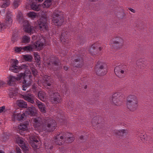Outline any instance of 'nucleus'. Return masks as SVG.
I'll use <instances>...</instances> for the list:
<instances>
[{
  "mask_svg": "<svg viewBox=\"0 0 153 153\" xmlns=\"http://www.w3.org/2000/svg\"><path fill=\"white\" fill-rule=\"evenodd\" d=\"M42 118L39 117L33 119V126L36 129H38L39 127L42 125ZM42 126L43 131L45 132L53 131L56 127V123L54 120L48 117L44 120Z\"/></svg>",
  "mask_w": 153,
  "mask_h": 153,
  "instance_id": "1",
  "label": "nucleus"
},
{
  "mask_svg": "<svg viewBox=\"0 0 153 153\" xmlns=\"http://www.w3.org/2000/svg\"><path fill=\"white\" fill-rule=\"evenodd\" d=\"M22 78L23 79L22 82L23 84L22 89L24 91H26L27 88L31 85L32 82V76L30 71L26 70L24 73L19 74L16 77L13 76H9L8 77L7 83L11 85L16 80L19 81Z\"/></svg>",
  "mask_w": 153,
  "mask_h": 153,
  "instance_id": "2",
  "label": "nucleus"
},
{
  "mask_svg": "<svg viewBox=\"0 0 153 153\" xmlns=\"http://www.w3.org/2000/svg\"><path fill=\"white\" fill-rule=\"evenodd\" d=\"M18 63L19 61L17 60L13 59L10 68V70L13 72L17 73L19 72L20 70H25V72L26 70L30 71L29 69H30L31 70L33 75L35 76H36L37 72L33 64L30 65L23 64L19 67L17 66Z\"/></svg>",
  "mask_w": 153,
  "mask_h": 153,
  "instance_id": "3",
  "label": "nucleus"
},
{
  "mask_svg": "<svg viewBox=\"0 0 153 153\" xmlns=\"http://www.w3.org/2000/svg\"><path fill=\"white\" fill-rule=\"evenodd\" d=\"M67 139V142L71 143L74 140L73 135L70 133H67L62 135L59 133H57L54 138V142L56 144L60 145L62 144V140Z\"/></svg>",
  "mask_w": 153,
  "mask_h": 153,
  "instance_id": "4",
  "label": "nucleus"
},
{
  "mask_svg": "<svg viewBox=\"0 0 153 153\" xmlns=\"http://www.w3.org/2000/svg\"><path fill=\"white\" fill-rule=\"evenodd\" d=\"M138 100L137 97L134 95L129 96L126 102L127 108L130 111H134L138 106Z\"/></svg>",
  "mask_w": 153,
  "mask_h": 153,
  "instance_id": "5",
  "label": "nucleus"
},
{
  "mask_svg": "<svg viewBox=\"0 0 153 153\" xmlns=\"http://www.w3.org/2000/svg\"><path fill=\"white\" fill-rule=\"evenodd\" d=\"M43 39H41L40 40L36 41L35 43L32 45H28L22 47V52L25 51H30L35 49L36 50H41L44 45L45 41Z\"/></svg>",
  "mask_w": 153,
  "mask_h": 153,
  "instance_id": "6",
  "label": "nucleus"
},
{
  "mask_svg": "<svg viewBox=\"0 0 153 153\" xmlns=\"http://www.w3.org/2000/svg\"><path fill=\"white\" fill-rule=\"evenodd\" d=\"M124 40L121 37L116 36L111 39L110 42V45L111 48L114 49L121 48L123 45Z\"/></svg>",
  "mask_w": 153,
  "mask_h": 153,
  "instance_id": "7",
  "label": "nucleus"
},
{
  "mask_svg": "<svg viewBox=\"0 0 153 153\" xmlns=\"http://www.w3.org/2000/svg\"><path fill=\"white\" fill-rule=\"evenodd\" d=\"M61 13L57 10H55L52 15V22L54 25L57 26H60L63 22Z\"/></svg>",
  "mask_w": 153,
  "mask_h": 153,
  "instance_id": "8",
  "label": "nucleus"
},
{
  "mask_svg": "<svg viewBox=\"0 0 153 153\" xmlns=\"http://www.w3.org/2000/svg\"><path fill=\"white\" fill-rule=\"evenodd\" d=\"M127 71V67L125 65H119L114 69L115 74L117 76L120 78L125 76Z\"/></svg>",
  "mask_w": 153,
  "mask_h": 153,
  "instance_id": "9",
  "label": "nucleus"
},
{
  "mask_svg": "<svg viewBox=\"0 0 153 153\" xmlns=\"http://www.w3.org/2000/svg\"><path fill=\"white\" fill-rule=\"evenodd\" d=\"M106 66V64L100 61H98L97 62L95 67V71L97 74L99 76H102L106 73V71L104 72L102 71L105 69Z\"/></svg>",
  "mask_w": 153,
  "mask_h": 153,
  "instance_id": "10",
  "label": "nucleus"
},
{
  "mask_svg": "<svg viewBox=\"0 0 153 153\" xmlns=\"http://www.w3.org/2000/svg\"><path fill=\"white\" fill-rule=\"evenodd\" d=\"M122 94L121 93L118 92L113 94L112 95L111 102L116 105H119L122 102Z\"/></svg>",
  "mask_w": 153,
  "mask_h": 153,
  "instance_id": "11",
  "label": "nucleus"
},
{
  "mask_svg": "<svg viewBox=\"0 0 153 153\" xmlns=\"http://www.w3.org/2000/svg\"><path fill=\"white\" fill-rule=\"evenodd\" d=\"M30 143L32 147L35 149H39L41 144L39 142V138L37 136L33 135L30 137Z\"/></svg>",
  "mask_w": 153,
  "mask_h": 153,
  "instance_id": "12",
  "label": "nucleus"
},
{
  "mask_svg": "<svg viewBox=\"0 0 153 153\" xmlns=\"http://www.w3.org/2000/svg\"><path fill=\"white\" fill-rule=\"evenodd\" d=\"M23 23L24 30L25 32L31 34L35 32L33 27L30 26L27 21H24Z\"/></svg>",
  "mask_w": 153,
  "mask_h": 153,
  "instance_id": "13",
  "label": "nucleus"
},
{
  "mask_svg": "<svg viewBox=\"0 0 153 153\" xmlns=\"http://www.w3.org/2000/svg\"><path fill=\"white\" fill-rule=\"evenodd\" d=\"M29 124V121H27L24 123H20L15 127V129L17 132L21 131H27L28 129V126Z\"/></svg>",
  "mask_w": 153,
  "mask_h": 153,
  "instance_id": "14",
  "label": "nucleus"
},
{
  "mask_svg": "<svg viewBox=\"0 0 153 153\" xmlns=\"http://www.w3.org/2000/svg\"><path fill=\"white\" fill-rule=\"evenodd\" d=\"M20 111H16L14 112L12 115L14 119L19 120H23L26 117V115L25 112L21 114Z\"/></svg>",
  "mask_w": 153,
  "mask_h": 153,
  "instance_id": "15",
  "label": "nucleus"
},
{
  "mask_svg": "<svg viewBox=\"0 0 153 153\" xmlns=\"http://www.w3.org/2000/svg\"><path fill=\"white\" fill-rule=\"evenodd\" d=\"M47 17L45 16L44 17L45 20L43 21H42V19L40 21H38V25L40 30H46L48 27V25L47 23V20L46 19Z\"/></svg>",
  "mask_w": 153,
  "mask_h": 153,
  "instance_id": "16",
  "label": "nucleus"
},
{
  "mask_svg": "<svg viewBox=\"0 0 153 153\" xmlns=\"http://www.w3.org/2000/svg\"><path fill=\"white\" fill-rule=\"evenodd\" d=\"M22 97L25 100L33 104L34 103V96L30 93H27L22 95Z\"/></svg>",
  "mask_w": 153,
  "mask_h": 153,
  "instance_id": "17",
  "label": "nucleus"
},
{
  "mask_svg": "<svg viewBox=\"0 0 153 153\" xmlns=\"http://www.w3.org/2000/svg\"><path fill=\"white\" fill-rule=\"evenodd\" d=\"M17 143L21 147V148L26 152L28 149V147L25 146L24 143L22 138L20 137H18L16 138Z\"/></svg>",
  "mask_w": 153,
  "mask_h": 153,
  "instance_id": "18",
  "label": "nucleus"
},
{
  "mask_svg": "<svg viewBox=\"0 0 153 153\" xmlns=\"http://www.w3.org/2000/svg\"><path fill=\"white\" fill-rule=\"evenodd\" d=\"M25 113L26 115H29L30 116H35L36 115L37 111L35 107L31 106L28 107Z\"/></svg>",
  "mask_w": 153,
  "mask_h": 153,
  "instance_id": "19",
  "label": "nucleus"
},
{
  "mask_svg": "<svg viewBox=\"0 0 153 153\" xmlns=\"http://www.w3.org/2000/svg\"><path fill=\"white\" fill-rule=\"evenodd\" d=\"M12 14L10 12L7 13L4 25L7 26H10L11 25L12 20L11 18Z\"/></svg>",
  "mask_w": 153,
  "mask_h": 153,
  "instance_id": "20",
  "label": "nucleus"
},
{
  "mask_svg": "<svg viewBox=\"0 0 153 153\" xmlns=\"http://www.w3.org/2000/svg\"><path fill=\"white\" fill-rule=\"evenodd\" d=\"M61 97L59 94L57 93L54 94L53 97H51V102L53 103H58L60 102Z\"/></svg>",
  "mask_w": 153,
  "mask_h": 153,
  "instance_id": "21",
  "label": "nucleus"
},
{
  "mask_svg": "<svg viewBox=\"0 0 153 153\" xmlns=\"http://www.w3.org/2000/svg\"><path fill=\"white\" fill-rule=\"evenodd\" d=\"M36 102L40 111L42 113H45L46 112V110L44 104L39 101H37Z\"/></svg>",
  "mask_w": 153,
  "mask_h": 153,
  "instance_id": "22",
  "label": "nucleus"
},
{
  "mask_svg": "<svg viewBox=\"0 0 153 153\" xmlns=\"http://www.w3.org/2000/svg\"><path fill=\"white\" fill-rule=\"evenodd\" d=\"M16 104L19 107L24 108L27 107V103L22 100H18L16 101Z\"/></svg>",
  "mask_w": 153,
  "mask_h": 153,
  "instance_id": "23",
  "label": "nucleus"
},
{
  "mask_svg": "<svg viewBox=\"0 0 153 153\" xmlns=\"http://www.w3.org/2000/svg\"><path fill=\"white\" fill-rule=\"evenodd\" d=\"M46 94L42 91L39 92L38 94V96L39 99L42 101H44L46 99Z\"/></svg>",
  "mask_w": 153,
  "mask_h": 153,
  "instance_id": "24",
  "label": "nucleus"
},
{
  "mask_svg": "<svg viewBox=\"0 0 153 153\" xmlns=\"http://www.w3.org/2000/svg\"><path fill=\"white\" fill-rule=\"evenodd\" d=\"M116 133L119 136H124L127 134L128 131L127 130L123 129L117 130Z\"/></svg>",
  "mask_w": 153,
  "mask_h": 153,
  "instance_id": "25",
  "label": "nucleus"
},
{
  "mask_svg": "<svg viewBox=\"0 0 153 153\" xmlns=\"http://www.w3.org/2000/svg\"><path fill=\"white\" fill-rule=\"evenodd\" d=\"M60 40L63 42L68 43L69 39H68V36L66 34V33H62L60 37Z\"/></svg>",
  "mask_w": 153,
  "mask_h": 153,
  "instance_id": "26",
  "label": "nucleus"
},
{
  "mask_svg": "<svg viewBox=\"0 0 153 153\" xmlns=\"http://www.w3.org/2000/svg\"><path fill=\"white\" fill-rule=\"evenodd\" d=\"M50 78V76L46 75H45L43 76L42 82V83H44L45 84H46L48 86H51V84L49 83H48V82L49 81Z\"/></svg>",
  "mask_w": 153,
  "mask_h": 153,
  "instance_id": "27",
  "label": "nucleus"
},
{
  "mask_svg": "<svg viewBox=\"0 0 153 153\" xmlns=\"http://www.w3.org/2000/svg\"><path fill=\"white\" fill-rule=\"evenodd\" d=\"M27 16L30 19H34L38 16L37 13L34 12H29L27 14Z\"/></svg>",
  "mask_w": 153,
  "mask_h": 153,
  "instance_id": "28",
  "label": "nucleus"
},
{
  "mask_svg": "<svg viewBox=\"0 0 153 153\" xmlns=\"http://www.w3.org/2000/svg\"><path fill=\"white\" fill-rule=\"evenodd\" d=\"M100 123V122L97 117H94L92 120V123L93 125L96 128L99 126Z\"/></svg>",
  "mask_w": 153,
  "mask_h": 153,
  "instance_id": "29",
  "label": "nucleus"
},
{
  "mask_svg": "<svg viewBox=\"0 0 153 153\" xmlns=\"http://www.w3.org/2000/svg\"><path fill=\"white\" fill-rule=\"evenodd\" d=\"M52 0H45L42 4V6L44 8L49 7L51 4Z\"/></svg>",
  "mask_w": 153,
  "mask_h": 153,
  "instance_id": "30",
  "label": "nucleus"
},
{
  "mask_svg": "<svg viewBox=\"0 0 153 153\" xmlns=\"http://www.w3.org/2000/svg\"><path fill=\"white\" fill-rule=\"evenodd\" d=\"M18 92V89L17 88H15V89L12 90L9 94L10 98H13V97L16 96Z\"/></svg>",
  "mask_w": 153,
  "mask_h": 153,
  "instance_id": "31",
  "label": "nucleus"
},
{
  "mask_svg": "<svg viewBox=\"0 0 153 153\" xmlns=\"http://www.w3.org/2000/svg\"><path fill=\"white\" fill-rule=\"evenodd\" d=\"M31 8L34 10L38 11L40 9L39 5H37L35 3H33L30 5Z\"/></svg>",
  "mask_w": 153,
  "mask_h": 153,
  "instance_id": "32",
  "label": "nucleus"
},
{
  "mask_svg": "<svg viewBox=\"0 0 153 153\" xmlns=\"http://www.w3.org/2000/svg\"><path fill=\"white\" fill-rule=\"evenodd\" d=\"M30 38L29 36H24L22 38V43H28L30 42Z\"/></svg>",
  "mask_w": 153,
  "mask_h": 153,
  "instance_id": "33",
  "label": "nucleus"
},
{
  "mask_svg": "<svg viewBox=\"0 0 153 153\" xmlns=\"http://www.w3.org/2000/svg\"><path fill=\"white\" fill-rule=\"evenodd\" d=\"M22 57L23 59L26 61H31L33 58L32 56L29 54L23 55Z\"/></svg>",
  "mask_w": 153,
  "mask_h": 153,
  "instance_id": "34",
  "label": "nucleus"
},
{
  "mask_svg": "<svg viewBox=\"0 0 153 153\" xmlns=\"http://www.w3.org/2000/svg\"><path fill=\"white\" fill-rule=\"evenodd\" d=\"M76 63L74 64L75 66L77 68L81 67L82 65V61H79L78 59L75 60Z\"/></svg>",
  "mask_w": 153,
  "mask_h": 153,
  "instance_id": "35",
  "label": "nucleus"
},
{
  "mask_svg": "<svg viewBox=\"0 0 153 153\" xmlns=\"http://www.w3.org/2000/svg\"><path fill=\"white\" fill-rule=\"evenodd\" d=\"M4 1L3 4L1 5V7L2 8H6L8 6L10 3V0H3Z\"/></svg>",
  "mask_w": 153,
  "mask_h": 153,
  "instance_id": "36",
  "label": "nucleus"
},
{
  "mask_svg": "<svg viewBox=\"0 0 153 153\" xmlns=\"http://www.w3.org/2000/svg\"><path fill=\"white\" fill-rule=\"evenodd\" d=\"M17 19L20 21L23 19L22 14L21 12L19 11L17 14Z\"/></svg>",
  "mask_w": 153,
  "mask_h": 153,
  "instance_id": "37",
  "label": "nucleus"
},
{
  "mask_svg": "<svg viewBox=\"0 0 153 153\" xmlns=\"http://www.w3.org/2000/svg\"><path fill=\"white\" fill-rule=\"evenodd\" d=\"M34 55L35 60L38 62L39 63L40 61L39 56L38 55L37 53H34Z\"/></svg>",
  "mask_w": 153,
  "mask_h": 153,
  "instance_id": "38",
  "label": "nucleus"
},
{
  "mask_svg": "<svg viewBox=\"0 0 153 153\" xmlns=\"http://www.w3.org/2000/svg\"><path fill=\"white\" fill-rule=\"evenodd\" d=\"M14 51L16 53H19L21 51L22 52L23 48L21 47H15L14 48Z\"/></svg>",
  "mask_w": 153,
  "mask_h": 153,
  "instance_id": "39",
  "label": "nucleus"
},
{
  "mask_svg": "<svg viewBox=\"0 0 153 153\" xmlns=\"http://www.w3.org/2000/svg\"><path fill=\"white\" fill-rule=\"evenodd\" d=\"M20 2V0H14L13 5L15 8L18 7Z\"/></svg>",
  "mask_w": 153,
  "mask_h": 153,
  "instance_id": "40",
  "label": "nucleus"
},
{
  "mask_svg": "<svg viewBox=\"0 0 153 153\" xmlns=\"http://www.w3.org/2000/svg\"><path fill=\"white\" fill-rule=\"evenodd\" d=\"M97 46V44L96 43L92 45L89 50L90 52H92L94 51V50Z\"/></svg>",
  "mask_w": 153,
  "mask_h": 153,
  "instance_id": "41",
  "label": "nucleus"
},
{
  "mask_svg": "<svg viewBox=\"0 0 153 153\" xmlns=\"http://www.w3.org/2000/svg\"><path fill=\"white\" fill-rule=\"evenodd\" d=\"M17 37L15 36H13L11 38V41L13 43H14L15 41H17Z\"/></svg>",
  "mask_w": 153,
  "mask_h": 153,
  "instance_id": "42",
  "label": "nucleus"
},
{
  "mask_svg": "<svg viewBox=\"0 0 153 153\" xmlns=\"http://www.w3.org/2000/svg\"><path fill=\"white\" fill-rule=\"evenodd\" d=\"M5 109L4 106H2L0 107V113L2 112Z\"/></svg>",
  "mask_w": 153,
  "mask_h": 153,
  "instance_id": "43",
  "label": "nucleus"
},
{
  "mask_svg": "<svg viewBox=\"0 0 153 153\" xmlns=\"http://www.w3.org/2000/svg\"><path fill=\"white\" fill-rule=\"evenodd\" d=\"M5 83L4 82L0 80V87L5 84Z\"/></svg>",
  "mask_w": 153,
  "mask_h": 153,
  "instance_id": "44",
  "label": "nucleus"
},
{
  "mask_svg": "<svg viewBox=\"0 0 153 153\" xmlns=\"http://www.w3.org/2000/svg\"><path fill=\"white\" fill-rule=\"evenodd\" d=\"M4 26V25L0 22V30H1Z\"/></svg>",
  "mask_w": 153,
  "mask_h": 153,
  "instance_id": "45",
  "label": "nucleus"
},
{
  "mask_svg": "<svg viewBox=\"0 0 153 153\" xmlns=\"http://www.w3.org/2000/svg\"><path fill=\"white\" fill-rule=\"evenodd\" d=\"M45 148L46 149H52V147L50 146H50H47V145L46 144V143H45Z\"/></svg>",
  "mask_w": 153,
  "mask_h": 153,
  "instance_id": "46",
  "label": "nucleus"
},
{
  "mask_svg": "<svg viewBox=\"0 0 153 153\" xmlns=\"http://www.w3.org/2000/svg\"><path fill=\"white\" fill-rule=\"evenodd\" d=\"M51 63H52V64H53L55 65H58L57 62H56V61L55 62L54 61L53 62L52 61H51V62H49V64H51Z\"/></svg>",
  "mask_w": 153,
  "mask_h": 153,
  "instance_id": "47",
  "label": "nucleus"
},
{
  "mask_svg": "<svg viewBox=\"0 0 153 153\" xmlns=\"http://www.w3.org/2000/svg\"><path fill=\"white\" fill-rule=\"evenodd\" d=\"M144 138V140H147V136L146 135H143V138Z\"/></svg>",
  "mask_w": 153,
  "mask_h": 153,
  "instance_id": "48",
  "label": "nucleus"
},
{
  "mask_svg": "<svg viewBox=\"0 0 153 153\" xmlns=\"http://www.w3.org/2000/svg\"><path fill=\"white\" fill-rule=\"evenodd\" d=\"M69 67L67 66H65L64 67V69L65 70H67L68 68Z\"/></svg>",
  "mask_w": 153,
  "mask_h": 153,
  "instance_id": "49",
  "label": "nucleus"
},
{
  "mask_svg": "<svg viewBox=\"0 0 153 153\" xmlns=\"http://www.w3.org/2000/svg\"><path fill=\"white\" fill-rule=\"evenodd\" d=\"M129 10L132 12H133V13H134L135 12V10L134 9H132V8H130L129 9Z\"/></svg>",
  "mask_w": 153,
  "mask_h": 153,
  "instance_id": "50",
  "label": "nucleus"
},
{
  "mask_svg": "<svg viewBox=\"0 0 153 153\" xmlns=\"http://www.w3.org/2000/svg\"><path fill=\"white\" fill-rule=\"evenodd\" d=\"M32 38L33 39L35 40L36 38V36H33L32 37Z\"/></svg>",
  "mask_w": 153,
  "mask_h": 153,
  "instance_id": "51",
  "label": "nucleus"
},
{
  "mask_svg": "<svg viewBox=\"0 0 153 153\" xmlns=\"http://www.w3.org/2000/svg\"><path fill=\"white\" fill-rule=\"evenodd\" d=\"M36 1H38L39 2H41L43 1V0H36Z\"/></svg>",
  "mask_w": 153,
  "mask_h": 153,
  "instance_id": "52",
  "label": "nucleus"
},
{
  "mask_svg": "<svg viewBox=\"0 0 153 153\" xmlns=\"http://www.w3.org/2000/svg\"><path fill=\"white\" fill-rule=\"evenodd\" d=\"M0 153H4V152L2 150H0Z\"/></svg>",
  "mask_w": 153,
  "mask_h": 153,
  "instance_id": "53",
  "label": "nucleus"
},
{
  "mask_svg": "<svg viewBox=\"0 0 153 153\" xmlns=\"http://www.w3.org/2000/svg\"><path fill=\"white\" fill-rule=\"evenodd\" d=\"M102 49V48L101 47H99V50L100 51Z\"/></svg>",
  "mask_w": 153,
  "mask_h": 153,
  "instance_id": "54",
  "label": "nucleus"
},
{
  "mask_svg": "<svg viewBox=\"0 0 153 153\" xmlns=\"http://www.w3.org/2000/svg\"><path fill=\"white\" fill-rule=\"evenodd\" d=\"M82 88H84V87H83ZM84 88L85 89L87 87H86V86H84Z\"/></svg>",
  "mask_w": 153,
  "mask_h": 153,
  "instance_id": "55",
  "label": "nucleus"
},
{
  "mask_svg": "<svg viewBox=\"0 0 153 153\" xmlns=\"http://www.w3.org/2000/svg\"><path fill=\"white\" fill-rule=\"evenodd\" d=\"M90 1H93L94 0H90Z\"/></svg>",
  "mask_w": 153,
  "mask_h": 153,
  "instance_id": "56",
  "label": "nucleus"
},
{
  "mask_svg": "<svg viewBox=\"0 0 153 153\" xmlns=\"http://www.w3.org/2000/svg\"><path fill=\"white\" fill-rule=\"evenodd\" d=\"M80 137L81 138V139H82V137Z\"/></svg>",
  "mask_w": 153,
  "mask_h": 153,
  "instance_id": "57",
  "label": "nucleus"
}]
</instances>
